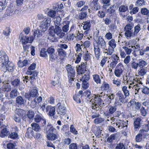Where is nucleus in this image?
Instances as JSON below:
<instances>
[{"mask_svg": "<svg viewBox=\"0 0 149 149\" xmlns=\"http://www.w3.org/2000/svg\"><path fill=\"white\" fill-rule=\"evenodd\" d=\"M106 95L104 93L102 92L97 95H94L93 96L95 105L93 106L92 109L96 111L101 110V107L104 106V102L102 99L105 98Z\"/></svg>", "mask_w": 149, "mask_h": 149, "instance_id": "nucleus-1", "label": "nucleus"}, {"mask_svg": "<svg viewBox=\"0 0 149 149\" xmlns=\"http://www.w3.org/2000/svg\"><path fill=\"white\" fill-rule=\"evenodd\" d=\"M50 35L54 38V40L53 41V42L55 41V38H61L63 37L65 35V33L62 31L61 29L59 26L56 25L55 28L53 30L50 31H49Z\"/></svg>", "mask_w": 149, "mask_h": 149, "instance_id": "nucleus-2", "label": "nucleus"}, {"mask_svg": "<svg viewBox=\"0 0 149 149\" xmlns=\"http://www.w3.org/2000/svg\"><path fill=\"white\" fill-rule=\"evenodd\" d=\"M65 69L67 72V75L68 82L71 84L72 82L74 81L75 75V70L71 65H68L65 67Z\"/></svg>", "mask_w": 149, "mask_h": 149, "instance_id": "nucleus-3", "label": "nucleus"}, {"mask_svg": "<svg viewBox=\"0 0 149 149\" xmlns=\"http://www.w3.org/2000/svg\"><path fill=\"white\" fill-rule=\"evenodd\" d=\"M93 45L94 47L102 49L106 48L105 41L101 36H99L97 40L94 41Z\"/></svg>", "mask_w": 149, "mask_h": 149, "instance_id": "nucleus-4", "label": "nucleus"}, {"mask_svg": "<svg viewBox=\"0 0 149 149\" xmlns=\"http://www.w3.org/2000/svg\"><path fill=\"white\" fill-rule=\"evenodd\" d=\"M133 28V26L130 24H127L124 27L125 34L127 39H129L131 37L135 36Z\"/></svg>", "mask_w": 149, "mask_h": 149, "instance_id": "nucleus-5", "label": "nucleus"}, {"mask_svg": "<svg viewBox=\"0 0 149 149\" xmlns=\"http://www.w3.org/2000/svg\"><path fill=\"white\" fill-rule=\"evenodd\" d=\"M38 95L37 90L36 89L29 90V92L26 93L25 97L29 101H31L33 97H37Z\"/></svg>", "mask_w": 149, "mask_h": 149, "instance_id": "nucleus-6", "label": "nucleus"}, {"mask_svg": "<svg viewBox=\"0 0 149 149\" xmlns=\"http://www.w3.org/2000/svg\"><path fill=\"white\" fill-rule=\"evenodd\" d=\"M124 70V68L123 64L120 63L116 67L114 73L115 76L118 77H120Z\"/></svg>", "mask_w": 149, "mask_h": 149, "instance_id": "nucleus-7", "label": "nucleus"}, {"mask_svg": "<svg viewBox=\"0 0 149 149\" xmlns=\"http://www.w3.org/2000/svg\"><path fill=\"white\" fill-rule=\"evenodd\" d=\"M34 119L35 122L36 123L41 122L43 127L46 124L47 122L46 119L42 114L39 113L36 115Z\"/></svg>", "mask_w": 149, "mask_h": 149, "instance_id": "nucleus-8", "label": "nucleus"}, {"mask_svg": "<svg viewBox=\"0 0 149 149\" xmlns=\"http://www.w3.org/2000/svg\"><path fill=\"white\" fill-rule=\"evenodd\" d=\"M19 37L21 38L20 41L22 42L23 45H26L28 43H31L33 40V37L30 38V39L28 36L26 35H24L21 33L19 36Z\"/></svg>", "mask_w": 149, "mask_h": 149, "instance_id": "nucleus-9", "label": "nucleus"}, {"mask_svg": "<svg viewBox=\"0 0 149 149\" xmlns=\"http://www.w3.org/2000/svg\"><path fill=\"white\" fill-rule=\"evenodd\" d=\"M89 79L90 77L88 74H84L82 76V77L80 80L82 81V87L84 89H86L89 87V84L87 81Z\"/></svg>", "mask_w": 149, "mask_h": 149, "instance_id": "nucleus-10", "label": "nucleus"}, {"mask_svg": "<svg viewBox=\"0 0 149 149\" xmlns=\"http://www.w3.org/2000/svg\"><path fill=\"white\" fill-rule=\"evenodd\" d=\"M11 84L15 88H18L20 91H22L24 89V85L22 84V83L21 82L20 79H16L11 81Z\"/></svg>", "mask_w": 149, "mask_h": 149, "instance_id": "nucleus-11", "label": "nucleus"}, {"mask_svg": "<svg viewBox=\"0 0 149 149\" xmlns=\"http://www.w3.org/2000/svg\"><path fill=\"white\" fill-rule=\"evenodd\" d=\"M51 22V19L50 18H48L47 19H45L42 22H40V26L41 28L42 29L43 31H46L49 26V24Z\"/></svg>", "mask_w": 149, "mask_h": 149, "instance_id": "nucleus-12", "label": "nucleus"}, {"mask_svg": "<svg viewBox=\"0 0 149 149\" xmlns=\"http://www.w3.org/2000/svg\"><path fill=\"white\" fill-rule=\"evenodd\" d=\"M117 110V108L114 106H109L107 111L105 113V115L107 117H112L113 116V114Z\"/></svg>", "mask_w": 149, "mask_h": 149, "instance_id": "nucleus-13", "label": "nucleus"}, {"mask_svg": "<svg viewBox=\"0 0 149 149\" xmlns=\"http://www.w3.org/2000/svg\"><path fill=\"white\" fill-rule=\"evenodd\" d=\"M55 108L51 105H47L45 109V111L47 114L50 117L54 116L55 112Z\"/></svg>", "mask_w": 149, "mask_h": 149, "instance_id": "nucleus-14", "label": "nucleus"}, {"mask_svg": "<svg viewBox=\"0 0 149 149\" xmlns=\"http://www.w3.org/2000/svg\"><path fill=\"white\" fill-rule=\"evenodd\" d=\"M94 94L93 95L91 93V91L88 90L85 91L83 93V96L85 97V98L88 101L89 100L90 102L92 103V104H94V101L93 96Z\"/></svg>", "mask_w": 149, "mask_h": 149, "instance_id": "nucleus-15", "label": "nucleus"}, {"mask_svg": "<svg viewBox=\"0 0 149 149\" xmlns=\"http://www.w3.org/2000/svg\"><path fill=\"white\" fill-rule=\"evenodd\" d=\"M56 106L57 107L58 113L60 115H64L66 113V110L65 107L63 105H61L60 103H58Z\"/></svg>", "mask_w": 149, "mask_h": 149, "instance_id": "nucleus-16", "label": "nucleus"}, {"mask_svg": "<svg viewBox=\"0 0 149 149\" xmlns=\"http://www.w3.org/2000/svg\"><path fill=\"white\" fill-rule=\"evenodd\" d=\"M76 68L79 74H83L86 71V65L84 63H82L80 65L77 66Z\"/></svg>", "mask_w": 149, "mask_h": 149, "instance_id": "nucleus-17", "label": "nucleus"}, {"mask_svg": "<svg viewBox=\"0 0 149 149\" xmlns=\"http://www.w3.org/2000/svg\"><path fill=\"white\" fill-rule=\"evenodd\" d=\"M9 133V130L6 128V125H4L0 127V136L3 138L7 136Z\"/></svg>", "mask_w": 149, "mask_h": 149, "instance_id": "nucleus-18", "label": "nucleus"}, {"mask_svg": "<svg viewBox=\"0 0 149 149\" xmlns=\"http://www.w3.org/2000/svg\"><path fill=\"white\" fill-rule=\"evenodd\" d=\"M9 61L8 57L5 53L0 54V63L2 64V67H4V65Z\"/></svg>", "mask_w": 149, "mask_h": 149, "instance_id": "nucleus-19", "label": "nucleus"}, {"mask_svg": "<svg viewBox=\"0 0 149 149\" xmlns=\"http://www.w3.org/2000/svg\"><path fill=\"white\" fill-rule=\"evenodd\" d=\"M116 95L117 96L116 97L119 99V100L122 103H124L127 102V97H125L121 91H119L117 93Z\"/></svg>", "mask_w": 149, "mask_h": 149, "instance_id": "nucleus-20", "label": "nucleus"}, {"mask_svg": "<svg viewBox=\"0 0 149 149\" xmlns=\"http://www.w3.org/2000/svg\"><path fill=\"white\" fill-rule=\"evenodd\" d=\"M98 0H93L90 4L89 6L93 10H97L100 8V6L97 1Z\"/></svg>", "mask_w": 149, "mask_h": 149, "instance_id": "nucleus-21", "label": "nucleus"}, {"mask_svg": "<svg viewBox=\"0 0 149 149\" xmlns=\"http://www.w3.org/2000/svg\"><path fill=\"white\" fill-rule=\"evenodd\" d=\"M98 0H93L90 4L89 6L93 10H97L100 8V6L97 1Z\"/></svg>", "mask_w": 149, "mask_h": 149, "instance_id": "nucleus-22", "label": "nucleus"}, {"mask_svg": "<svg viewBox=\"0 0 149 149\" xmlns=\"http://www.w3.org/2000/svg\"><path fill=\"white\" fill-rule=\"evenodd\" d=\"M6 64L4 65L5 68H6V71L4 72L7 70L9 72H13V71L15 66L14 64L9 61Z\"/></svg>", "mask_w": 149, "mask_h": 149, "instance_id": "nucleus-23", "label": "nucleus"}, {"mask_svg": "<svg viewBox=\"0 0 149 149\" xmlns=\"http://www.w3.org/2000/svg\"><path fill=\"white\" fill-rule=\"evenodd\" d=\"M45 130H46V132H47L48 134L49 133H55L56 130L53 126L49 123H48L47 127H45Z\"/></svg>", "mask_w": 149, "mask_h": 149, "instance_id": "nucleus-24", "label": "nucleus"}, {"mask_svg": "<svg viewBox=\"0 0 149 149\" xmlns=\"http://www.w3.org/2000/svg\"><path fill=\"white\" fill-rule=\"evenodd\" d=\"M115 98V95L112 94L110 95H106L105 97V99L104 100V102L107 104H109L111 103V101L113 100Z\"/></svg>", "mask_w": 149, "mask_h": 149, "instance_id": "nucleus-25", "label": "nucleus"}, {"mask_svg": "<svg viewBox=\"0 0 149 149\" xmlns=\"http://www.w3.org/2000/svg\"><path fill=\"white\" fill-rule=\"evenodd\" d=\"M149 130V124H147L144 127L143 129L141 130L139 134L141 135V136H143L144 137H145L147 135V132Z\"/></svg>", "mask_w": 149, "mask_h": 149, "instance_id": "nucleus-26", "label": "nucleus"}, {"mask_svg": "<svg viewBox=\"0 0 149 149\" xmlns=\"http://www.w3.org/2000/svg\"><path fill=\"white\" fill-rule=\"evenodd\" d=\"M141 121V120L139 118H137L135 119L134 123L135 131H136L139 129L140 126Z\"/></svg>", "mask_w": 149, "mask_h": 149, "instance_id": "nucleus-27", "label": "nucleus"}, {"mask_svg": "<svg viewBox=\"0 0 149 149\" xmlns=\"http://www.w3.org/2000/svg\"><path fill=\"white\" fill-rule=\"evenodd\" d=\"M133 47H134L132 46L127 45L123 47V48L126 54L129 55L132 51Z\"/></svg>", "mask_w": 149, "mask_h": 149, "instance_id": "nucleus-28", "label": "nucleus"}, {"mask_svg": "<svg viewBox=\"0 0 149 149\" xmlns=\"http://www.w3.org/2000/svg\"><path fill=\"white\" fill-rule=\"evenodd\" d=\"M16 103L18 105H23L26 102V101L22 96H19L16 97Z\"/></svg>", "mask_w": 149, "mask_h": 149, "instance_id": "nucleus-29", "label": "nucleus"}, {"mask_svg": "<svg viewBox=\"0 0 149 149\" xmlns=\"http://www.w3.org/2000/svg\"><path fill=\"white\" fill-rule=\"evenodd\" d=\"M27 74L29 75H30L31 76L30 79L31 80H33L35 79V77L37 76L38 72L35 71H27Z\"/></svg>", "mask_w": 149, "mask_h": 149, "instance_id": "nucleus-30", "label": "nucleus"}, {"mask_svg": "<svg viewBox=\"0 0 149 149\" xmlns=\"http://www.w3.org/2000/svg\"><path fill=\"white\" fill-rule=\"evenodd\" d=\"M83 27L84 30L90 29L91 26L90 21L89 20L84 22L82 23Z\"/></svg>", "mask_w": 149, "mask_h": 149, "instance_id": "nucleus-31", "label": "nucleus"}, {"mask_svg": "<svg viewBox=\"0 0 149 149\" xmlns=\"http://www.w3.org/2000/svg\"><path fill=\"white\" fill-rule=\"evenodd\" d=\"M19 94L17 90L16 89H13L10 93V97L12 99L15 98Z\"/></svg>", "mask_w": 149, "mask_h": 149, "instance_id": "nucleus-32", "label": "nucleus"}, {"mask_svg": "<svg viewBox=\"0 0 149 149\" xmlns=\"http://www.w3.org/2000/svg\"><path fill=\"white\" fill-rule=\"evenodd\" d=\"M29 64L28 61L26 60H24L23 61H19L17 63V65L19 67L23 68L26 67Z\"/></svg>", "mask_w": 149, "mask_h": 149, "instance_id": "nucleus-33", "label": "nucleus"}, {"mask_svg": "<svg viewBox=\"0 0 149 149\" xmlns=\"http://www.w3.org/2000/svg\"><path fill=\"white\" fill-rule=\"evenodd\" d=\"M122 90L125 97H127L129 96L130 95V90L129 88H127V86H123L122 87Z\"/></svg>", "mask_w": 149, "mask_h": 149, "instance_id": "nucleus-34", "label": "nucleus"}, {"mask_svg": "<svg viewBox=\"0 0 149 149\" xmlns=\"http://www.w3.org/2000/svg\"><path fill=\"white\" fill-rule=\"evenodd\" d=\"M57 52L58 56L61 58H63L66 56V53L63 49L58 48L57 49Z\"/></svg>", "mask_w": 149, "mask_h": 149, "instance_id": "nucleus-35", "label": "nucleus"}, {"mask_svg": "<svg viewBox=\"0 0 149 149\" xmlns=\"http://www.w3.org/2000/svg\"><path fill=\"white\" fill-rule=\"evenodd\" d=\"M42 31L39 29L35 30L33 34L35 38H38L41 37L42 35Z\"/></svg>", "mask_w": 149, "mask_h": 149, "instance_id": "nucleus-36", "label": "nucleus"}, {"mask_svg": "<svg viewBox=\"0 0 149 149\" xmlns=\"http://www.w3.org/2000/svg\"><path fill=\"white\" fill-rule=\"evenodd\" d=\"M25 135L26 136H27L29 138H31L33 136V132L31 128L29 127L27 129Z\"/></svg>", "mask_w": 149, "mask_h": 149, "instance_id": "nucleus-37", "label": "nucleus"}, {"mask_svg": "<svg viewBox=\"0 0 149 149\" xmlns=\"http://www.w3.org/2000/svg\"><path fill=\"white\" fill-rule=\"evenodd\" d=\"M94 48L96 58L97 59H99L101 55L100 49L95 47H94Z\"/></svg>", "mask_w": 149, "mask_h": 149, "instance_id": "nucleus-38", "label": "nucleus"}, {"mask_svg": "<svg viewBox=\"0 0 149 149\" xmlns=\"http://www.w3.org/2000/svg\"><path fill=\"white\" fill-rule=\"evenodd\" d=\"M66 24L64 25L62 28V31L64 33H67L69 29V25L70 22L68 21H67Z\"/></svg>", "mask_w": 149, "mask_h": 149, "instance_id": "nucleus-39", "label": "nucleus"}, {"mask_svg": "<svg viewBox=\"0 0 149 149\" xmlns=\"http://www.w3.org/2000/svg\"><path fill=\"white\" fill-rule=\"evenodd\" d=\"M47 137L49 140H54L58 138L57 135L54 133H49L47 135Z\"/></svg>", "mask_w": 149, "mask_h": 149, "instance_id": "nucleus-40", "label": "nucleus"}, {"mask_svg": "<svg viewBox=\"0 0 149 149\" xmlns=\"http://www.w3.org/2000/svg\"><path fill=\"white\" fill-rule=\"evenodd\" d=\"M32 129L36 132H38L40 129L39 125L36 123H33L31 124Z\"/></svg>", "mask_w": 149, "mask_h": 149, "instance_id": "nucleus-41", "label": "nucleus"}, {"mask_svg": "<svg viewBox=\"0 0 149 149\" xmlns=\"http://www.w3.org/2000/svg\"><path fill=\"white\" fill-rule=\"evenodd\" d=\"M11 86L7 84H5L2 87V90L4 92H8L10 90Z\"/></svg>", "mask_w": 149, "mask_h": 149, "instance_id": "nucleus-42", "label": "nucleus"}, {"mask_svg": "<svg viewBox=\"0 0 149 149\" xmlns=\"http://www.w3.org/2000/svg\"><path fill=\"white\" fill-rule=\"evenodd\" d=\"M26 116L28 118L29 120H32L34 117V112L31 110H29L27 112Z\"/></svg>", "mask_w": 149, "mask_h": 149, "instance_id": "nucleus-43", "label": "nucleus"}, {"mask_svg": "<svg viewBox=\"0 0 149 149\" xmlns=\"http://www.w3.org/2000/svg\"><path fill=\"white\" fill-rule=\"evenodd\" d=\"M87 15V11L81 12L79 14V19L83 20L86 18Z\"/></svg>", "mask_w": 149, "mask_h": 149, "instance_id": "nucleus-44", "label": "nucleus"}, {"mask_svg": "<svg viewBox=\"0 0 149 149\" xmlns=\"http://www.w3.org/2000/svg\"><path fill=\"white\" fill-rule=\"evenodd\" d=\"M25 111L22 109H17L15 111V114L21 117L25 113Z\"/></svg>", "mask_w": 149, "mask_h": 149, "instance_id": "nucleus-45", "label": "nucleus"}, {"mask_svg": "<svg viewBox=\"0 0 149 149\" xmlns=\"http://www.w3.org/2000/svg\"><path fill=\"white\" fill-rule=\"evenodd\" d=\"M147 72V70L146 69L143 68H141L139 72V75L141 76L140 79H142L143 78V76L146 74Z\"/></svg>", "mask_w": 149, "mask_h": 149, "instance_id": "nucleus-46", "label": "nucleus"}, {"mask_svg": "<svg viewBox=\"0 0 149 149\" xmlns=\"http://www.w3.org/2000/svg\"><path fill=\"white\" fill-rule=\"evenodd\" d=\"M108 45L110 48L114 49L116 47V45L114 39H111L109 42Z\"/></svg>", "mask_w": 149, "mask_h": 149, "instance_id": "nucleus-47", "label": "nucleus"}, {"mask_svg": "<svg viewBox=\"0 0 149 149\" xmlns=\"http://www.w3.org/2000/svg\"><path fill=\"white\" fill-rule=\"evenodd\" d=\"M112 61L118 63L119 61V58L118 56L116 54L112 55L111 57Z\"/></svg>", "mask_w": 149, "mask_h": 149, "instance_id": "nucleus-48", "label": "nucleus"}, {"mask_svg": "<svg viewBox=\"0 0 149 149\" xmlns=\"http://www.w3.org/2000/svg\"><path fill=\"white\" fill-rule=\"evenodd\" d=\"M60 78L58 77H56V80H54L52 81V84L54 86H56L57 85L59 87L61 86V84L59 83V80Z\"/></svg>", "mask_w": 149, "mask_h": 149, "instance_id": "nucleus-49", "label": "nucleus"}, {"mask_svg": "<svg viewBox=\"0 0 149 149\" xmlns=\"http://www.w3.org/2000/svg\"><path fill=\"white\" fill-rule=\"evenodd\" d=\"M133 81H132V84H135L134 86L136 85L137 87H140V84L142 85V83L140 81L139 79H133Z\"/></svg>", "mask_w": 149, "mask_h": 149, "instance_id": "nucleus-50", "label": "nucleus"}, {"mask_svg": "<svg viewBox=\"0 0 149 149\" xmlns=\"http://www.w3.org/2000/svg\"><path fill=\"white\" fill-rule=\"evenodd\" d=\"M138 66L141 68H143L147 65V62L143 60H141L138 63Z\"/></svg>", "mask_w": 149, "mask_h": 149, "instance_id": "nucleus-51", "label": "nucleus"}, {"mask_svg": "<svg viewBox=\"0 0 149 149\" xmlns=\"http://www.w3.org/2000/svg\"><path fill=\"white\" fill-rule=\"evenodd\" d=\"M141 25L139 24L135 26L134 27V33L135 35V36L137 35V33L139 32L141 30Z\"/></svg>", "mask_w": 149, "mask_h": 149, "instance_id": "nucleus-52", "label": "nucleus"}, {"mask_svg": "<svg viewBox=\"0 0 149 149\" xmlns=\"http://www.w3.org/2000/svg\"><path fill=\"white\" fill-rule=\"evenodd\" d=\"M84 53V54L83 56V58L84 60L86 61L89 60L91 58V56L90 54L88 53V51H87L85 53Z\"/></svg>", "mask_w": 149, "mask_h": 149, "instance_id": "nucleus-53", "label": "nucleus"}, {"mask_svg": "<svg viewBox=\"0 0 149 149\" xmlns=\"http://www.w3.org/2000/svg\"><path fill=\"white\" fill-rule=\"evenodd\" d=\"M70 132L73 134L76 135L78 134V132L75 128L74 125H70Z\"/></svg>", "mask_w": 149, "mask_h": 149, "instance_id": "nucleus-54", "label": "nucleus"}, {"mask_svg": "<svg viewBox=\"0 0 149 149\" xmlns=\"http://www.w3.org/2000/svg\"><path fill=\"white\" fill-rule=\"evenodd\" d=\"M93 77L94 80L97 84H100L101 83V79L98 75H94Z\"/></svg>", "mask_w": 149, "mask_h": 149, "instance_id": "nucleus-55", "label": "nucleus"}, {"mask_svg": "<svg viewBox=\"0 0 149 149\" xmlns=\"http://www.w3.org/2000/svg\"><path fill=\"white\" fill-rule=\"evenodd\" d=\"M128 9L127 6L125 5H122L119 7V10L120 12H125Z\"/></svg>", "mask_w": 149, "mask_h": 149, "instance_id": "nucleus-56", "label": "nucleus"}, {"mask_svg": "<svg viewBox=\"0 0 149 149\" xmlns=\"http://www.w3.org/2000/svg\"><path fill=\"white\" fill-rule=\"evenodd\" d=\"M109 84L105 82L102 84L101 87V89L103 91H106L109 89Z\"/></svg>", "mask_w": 149, "mask_h": 149, "instance_id": "nucleus-57", "label": "nucleus"}, {"mask_svg": "<svg viewBox=\"0 0 149 149\" xmlns=\"http://www.w3.org/2000/svg\"><path fill=\"white\" fill-rule=\"evenodd\" d=\"M47 50V52L49 55L54 54L55 52V49L54 47L52 46L48 47Z\"/></svg>", "mask_w": 149, "mask_h": 149, "instance_id": "nucleus-58", "label": "nucleus"}, {"mask_svg": "<svg viewBox=\"0 0 149 149\" xmlns=\"http://www.w3.org/2000/svg\"><path fill=\"white\" fill-rule=\"evenodd\" d=\"M10 28L8 27H6L3 31V33L6 36H9L10 33Z\"/></svg>", "mask_w": 149, "mask_h": 149, "instance_id": "nucleus-59", "label": "nucleus"}, {"mask_svg": "<svg viewBox=\"0 0 149 149\" xmlns=\"http://www.w3.org/2000/svg\"><path fill=\"white\" fill-rule=\"evenodd\" d=\"M130 65L132 68L136 69L138 67V63H136L134 61H132L130 63Z\"/></svg>", "mask_w": 149, "mask_h": 149, "instance_id": "nucleus-60", "label": "nucleus"}, {"mask_svg": "<svg viewBox=\"0 0 149 149\" xmlns=\"http://www.w3.org/2000/svg\"><path fill=\"white\" fill-rule=\"evenodd\" d=\"M122 103L119 100V99L116 97L115 99L113 106H116V107L117 106H120L122 105Z\"/></svg>", "mask_w": 149, "mask_h": 149, "instance_id": "nucleus-61", "label": "nucleus"}, {"mask_svg": "<svg viewBox=\"0 0 149 149\" xmlns=\"http://www.w3.org/2000/svg\"><path fill=\"white\" fill-rule=\"evenodd\" d=\"M47 50L46 51L45 49L42 48L41 49L40 52V56L42 57H47Z\"/></svg>", "mask_w": 149, "mask_h": 149, "instance_id": "nucleus-62", "label": "nucleus"}, {"mask_svg": "<svg viewBox=\"0 0 149 149\" xmlns=\"http://www.w3.org/2000/svg\"><path fill=\"white\" fill-rule=\"evenodd\" d=\"M18 134L17 133L15 132H12L8 136V138L13 139H15L18 137Z\"/></svg>", "mask_w": 149, "mask_h": 149, "instance_id": "nucleus-63", "label": "nucleus"}, {"mask_svg": "<svg viewBox=\"0 0 149 149\" xmlns=\"http://www.w3.org/2000/svg\"><path fill=\"white\" fill-rule=\"evenodd\" d=\"M69 149H78L77 144L76 143H72L69 146Z\"/></svg>", "mask_w": 149, "mask_h": 149, "instance_id": "nucleus-64", "label": "nucleus"}]
</instances>
